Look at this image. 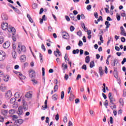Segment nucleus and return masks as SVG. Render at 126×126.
I'll list each match as a JSON object with an SVG mask.
<instances>
[{"label":"nucleus","mask_w":126,"mask_h":126,"mask_svg":"<svg viewBox=\"0 0 126 126\" xmlns=\"http://www.w3.org/2000/svg\"><path fill=\"white\" fill-rule=\"evenodd\" d=\"M17 52L20 55L21 54V53H25V52H26V47H25V46L24 45L20 46V44H18Z\"/></svg>","instance_id":"1"},{"label":"nucleus","mask_w":126,"mask_h":126,"mask_svg":"<svg viewBox=\"0 0 126 126\" xmlns=\"http://www.w3.org/2000/svg\"><path fill=\"white\" fill-rule=\"evenodd\" d=\"M1 27L2 30L5 31L6 29L8 30L9 27H8L7 23H3L1 25Z\"/></svg>","instance_id":"2"},{"label":"nucleus","mask_w":126,"mask_h":126,"mask_svg":"<svg viewBox=\"0 0 126 126\" xmlns=\"http://www.w3.org/2000/svg\"><path fill=\"white\" fill-rule=\"evenodd\" d=\"M108 97H109V100L110 101V103L111 104H112V105H114V104H115L114 103V102H115V101H116V99H115V98H114V97H113V96H112V93H109Z\"/></svg>","instance_id":"3"},{"label":"nucleus","mask_w":126,"mask_h":126,"mask_svg":"<svg viewBox=\"0 0 126 126\" xmlns=\"http://www.w3.org/2000/svg\"><path fill=\"white\" fill-rule=\"evenodd\" d=\"M11 96H12V93H11V91H8L5 93V97L6 98V99H10L11 98Z\"/></svg>","instance_id":"4"},{"label":"nucleus","mask_w":126,"mask_h":126,"mask_svg":"<svg viewBox=\"0 0 126 126\" xmlns=\"http://www.w3.org/2000/svg\"><path fill=\"white\" fill-rule=\"evenodd\" d=\"M5 59V53L2 51L0 52V62L4 61Z\"/></svg>","instance_id":"5"},{"label":"nucleus","mask_w":126,"mask_h":126,"mask_svg":"<svg viewBox=\"0 0 126 126\" xmlns=\"http://www.w3.org/2000/svg\"><path fill=\"white\" fill-rule=\"evenodd\" d=\"M7 30L8 32H11V33H12V35H14V34H15V32H16L15 29L14 27L10 26H9Z\"/></svg>","instance_id":"6"},{"label":"nucleus","mask_w":126,"mask_h":126,"mask_svg":"<svg viewBox=\"0 0 126 126\" xmlns=\"http://www.w3.org/2000/svg\"><path fill=\"white\" fill-rule=\"evenodd\" d=\"M8 113V111L7 110H4L3 109L1 111V114L2 115L3 117L5 118L6 119L7 117V114Z\"/></svg>","instance_id":"7"},{"label":"nucleus","mask_w":126,"mask_h":126,"mask_svg":"<svg viewBox=\"0 0 126 126\" xmlns=\"http://www.w3.org/2000/svg\"><path fill=\"white\" fill-rule=\"evenodd\" d=\"M23 102V109L24 110H28V104H27V102L24 100V99L22 100Z\"/></svg>","instance_id":"8"},{"label":"nucleus","mask_w":126,"mask_h":126,"mask_svg":"<svg viewBox=\"0 0 126 126\" xmlns=\"http://www.w3.org/2000/svg\"><path fill=\"white\" fill-rule=\"evenodd\" d=\"M10 46V42L6 41L3 44L4 49H8Z\"/></svg>","instance_id":"9"},{"label":"nucleus","mask_w":126,"mask_h":126,"mask_svg":"<svg viewBox=\"0 0 126 126\" xmlns=\"http://www.w3.org/2000/svg\"><path fill=\"white\" fill-rule=\"evenodd\" d=\"M29 75L31 78H35L36 73H35V72L33 70L30 71L29 72Z\"/></svg>","instance_id":"10"},{"label":"nucleus","mask_w":126,"mask_h":126,"mask_svg":"<svg viewBox=\"0 0 126 126\" xmlns=\"http://www.w3.org/2000/svg\"><path fill=\"white\" fill-rule=\"evenodd\" d=\"M17 114L19 115V116H21L22 114H23V110H22V107H19L18 109V111H17Z\"/></svg>","instance_id":"11"},{"label":"nucleus","mask_w":126,"mask_h":126,"mask_svg":"<svg viewBox=\"0 0 126 126\" xmlns=\"http://www.w3.org/2000/svg\"><path fill=\"white\" fill-rule=\"evenodd\" d=\"M120 29L121 30V34L123 36H126V31H125V29L124 28V27L121 26L120 27Z\"/></svg>","instance_id":"12"},{"label":"nucleus","mask_w":126,"mask_h":126,"mask_svg":"<svg viewBox=\"0 0 126 126\" xmlns=\"http://www.w3.org/2000/svg\"><path fill=\"white\" fill-rule=\"evenodd\" d=\"M69 16H70L71 19L72 20H73V21H75V22L77 21V20L76 19V18L75 17V16H74V15L73 14H72L71 13H70L69 14Z\"/></svg>","instance_id":"13"},{"label":"nucleus","mask_w":126,"mask_h":126,"mask_svg":"<svg viewBox=\"0 0 126 126\" xmlns=\"http://www.w3.org/2000/svg\"><path fill=\"white\" fill-rule=\"evenodd\" d=\"M1 19L2 20H7L8 19V16L6 14H2L1 15Z\"/></svg>","instance_id":"14"},{"label":"nucleus","mask_w":126,"mask_h":126,"mask_svg":"<svg viewBox=\"0 0 126 126\" xmlns=\"http://www.w3.org/2000/svg\"><path fill=\"white\" fill-rule=\"evenodd\" d=\"M3 80L5 81V82H7L8 80H9V76L6 75L5 76H3L2 77Z\"/></svg>","instance_id":"15"},{"label":"nucleus","mask_w":126,"mask_h":126,"mask_svg":"<svg viewBox=\"0 0 126 126\" xmlns=\"http://www.w3.org/2000/svg\"><path fill=\"white\" fill-rule=\"evenodd\" d=\"M99 73L100 74V77H102L104 74V72H103V68L101 66L99 67Z\"/></svg>","instance_id":"16"},{"label":"nucleus","mask_w":126,"mask_h":126,"mask_svg":"<svg viewBox=\"0 0 126 126\" xmlns=\"http://www.w3.org/2000/svg\"><path fill=\"white\" fill-rule=\"evenodd\" d=\"M44 104H45L44 107V106H42L43 108L42 110H46V109H48V100L47 99L45 100Z\"/></svg>","instance_id":"17"},{"label":"nucleus","mask_w":126,"mask_h":126,"mask_svg":"<svg viewBox=\"0 0 126 126\" xmlns=\"http://www.w3.org/2000/svg\"><path fill=\"white\" fill-rule=\"evenodd\" d=\"M1 91H2V92H4V91H5L6 90V87L4 86V85L1 84V85L0 87Z\"/></svg>","instance_id":"18"},{"label":"nucleus","mask_w":126,"mask_h":126,"mask_svg":"<svg viewBox=\"0 0 126 126\" xmlns=\"http://www.w3.org/2000/svg\"><path fill=\"white\" fill-rule=\"evenodd\" d=\"M27 17H28L30 22H31V23H33V19H32L31 16H30L29 14H27Z\"/></svg>","instance_id":"19"},{"label":"nucleus","mask_w":126,"mask_h":126,"mask_svg":"<svg viewBox=\"0 0 126 126\" xmlns=\"http://www.w3.org/2000/svg\"><path fill=\"white\" fill-rule=\"evenodd\" d=\"M12 56L13 57V59H16V57L17 55H16V52L15 51L12 52Z\"/></svg>","instance_id":"20"},{"label":"nucleus","mask_w":126,"mask_h":126,"mask_svg":"<svg viewBox=\"0 0 126 126\" xmlns=\"http://www.w3.org/2000/svg\"><path fill=\"white\" fill-rule=\"evenodd\" d=\"M105 25L106 26V28L108 29L109 27H110V26H111V24L109 23V21H106L105 22Z\"/></svg>","instance_id":"21"},{"label":"nucleus","mask_w":126,"mask_h":126,"mask_svg":"<svg viewBox=\"0 0 126 126\" xmlns=\"http://www.w3.org/2000/svg\"><path fill=\"white\" fill-rule=\"evenodd\" d=\"M69 99L70 101H73V99H74V95L71 93Z\"/></svg>","instance_id":"22"},{"label":"nucleus","mask_w":126,"mask_h":126,"mask_svg":"<svg viewBox=\"0 0 126 126\" xmlns=\"http://www.w3.org/2000/svg\"><path fill=\"white\" fill-rule=\"evenodd\" d=\"M89 62H90V57L89 56H87L85 58V62L87 63H89Z\"/></svg>","instance_id":"23"},{"label":"nucleus","mask_w":126,"mask_h":126,"mask_svg":"<svg viewBox=\"0 0 126 126\" xmlns=\"http://www.w3.org/2000/svg\"><path fill=\"white\" fill-rule=\"evenodd\" d=\"M94 66H95V63L94 62V61H92L90 63V67H91V68H92V67H93Z\"/></svg>","instance_id":"24"},{"label":"nucleus","mask_w":126,"mask_h":126,"mask_svg":"<svg viewBox=\"0 0 126 126\" xmlns=\"http://www.w3.org/2000/svg\"><path fill=\"white\" fill-rule=\"evenodd\" d=\"M79 53V49H77L76 50H73L72 51V54L73 55H76V54H78Z\"/></svg>","instance_id":"25"},{"label":"nucleus","mask_w":126,"mask_h":126,"mask_svg":"<svg viewBox=\"0 0 126 126\" xmlns=\"http://www.w3.org/2000/svg\"><path fill=\"white\" fill-rule=\"evenodd\" d=\"M25 97L28 98H31V97H32V94L30 93H28L27 94H25Z\"/></svg>","instance_id":"26"},{"label":"nucleus","mask_w":126,"mask_h":126,"mask_svg":"<svg viewBox=\"0 0 126 126\" xmlns=\"http://www.w3.org/2000/svg\"><path fill=\"white\" fill-rule=\"evenodd\" d=\"M15 101H16V99H15V98L13 97V98L10 99V103L11 104H13V103L15 102Z\"/></svg>","instance_id":"27"},{"label":"nucleus","mask_w":126,"mask_h":126,"mask_svg":"<svg viewBox=\"0 0 126 126\" xmlns=\"http://www.w3.org/2000/svg\"><path fill=\"white\" fill-rule=\"evenodd\" d=\"M116 63H118V60L115 59L114 60L113 63L111 64L112 66H116Z\"/></svg>","instance_id":"28"},{"label":"nucleus","mask_w":126,"mask_h":126,"mask_svg":"<svg viewBox=\"0 0 126 126\" xmlns=\"http://www.w3.org/2000/svg\"><path fill=\"white\" fill-rule=\"evenodd\" d=\"M58 97V95H57L56 94H54L52 96V99L53 101H57V98Z\"/></svg>","instance_id":"29"},{"label":"nucleus","mask_w":126,"mask_h":126,"mask_svg":"<svg viewBox=\"0 0 126 126\" xmlns=\"http://www.w3.org/2000/svg\"><path fill=\"white\" fill-rule=\"evenodd\" d=\"M13 10H14V11H15V12H16L17 13H18V14H20V11H19V9H18L17 8H15V7L13 8Z\"/></svg>","instance_id":"30"},{"label":"nucleus","mask_w":126,"mask_h":126,"mask_svg":"<svg viewBox=\"0 0 126 126\" xmlns=\"http://www.w3.org/2000/svg\"><path fill=\"white\" fill-rule=\"evenodd\" d=\"M55 52H56L57 55H59V56H62V53L60 52V50H59V49L57 48Z\"/></svg>","instance_id":"31"},{"label":"nucleus","mask_w":126,"mask_h":126,"mask_svg":"<svg viewBox=\"0 0 126 126\" xmlns=\"http://www.w3.org/2000/svg\"><path fill=\"white\" fill-rule=\"evenodd\" d=\"M26 60V56L25 55H22L20 58L21 61H25Z\"/></svg>","instance_id":"32"},{"label":"nucleus","mask_w":126,"mask_h":126,"mask_svg":"<svg viewBox=\"0 0 126 126\" xmlns=\"http://www.w3.org/2000/svg\"><path fill=\"white\" fill-rule=\"evenodd\" d=\"M114 77H115L117 79L119 78V73H118V72H114Z\"/></svg>","instance_id":"33"},{"label":"nucleus","mask_w":126,"mask_h":126,"mask_svg":"<svg viewBox=\"0 0 126 126\" xmlns=\"http://www.w3.org/2000/svg\"><path fill=\"white\" fill-rule=\"evenodd\" d=\"M119 103L120 104H121V105H122V106H124V99L122 98H121L120 99H119Z\"/></svg>","instance_id":"34"},{"label":"nucleus","mask_w":126,"mask_h":126,"mask_svg":"<svg viewBox=\"0 0 126 126\" xmlns=\"http://www.w3.org/2000/svg\"><path fill=\"white\" fill-rule=\"evenodd\" d=\"M104 105L106 106V108H108V106H109V101H108V100H106L105 102H104Z\"/></svg>","instance_id":"35"},{"label":"nucleus","mask_w":126,"mask_h":126,"mask_svg":"<svg viewBox=\"0 0 126 126\" xmlns=\"http://www.w3.org/2000/svg\"><path fill=\"white\" fill-rule=\"evenodd\" d=\"M62 66L63 67V70H64L65 69H67V64H65L64 63H63L62 64Z\"/></svg>","instance_id":"36"},{"label":"nucleus","mask_w":126,"mask_h":126,"mask_svg":"<svg viewBox=\"0 0 126 126\" xmlns=\"http://www.w3.org/2000/svg\"><path fill=\"white\" fill-rule=\"evenodd\" d=\"M14 113H15V110L14 109H11L9 111V113L11 114V115L14 114Z\"/></svg>","instance_id":"37"},{"label":"nucleus","mask_w":126,"mask_h":126,"mask_svg":"<svg viewBox=\"0 0 126 126\" xmlns=\"http://www.w3.org/2000/svg\"><path fill=\"white\" fill-rule=\"evenodd\" d=\"M61 99H63L64 97V92L63 91H62L61 92Z\"/></svg>","instance_id":"38"},{"label":"nucleus","mask_w":126,"mask_h":126,"mask_svg":"<svg viewBox=\"0 0 126 126\" xmlns=\"http://www.w3.org/2000/svg\"><path fill=\"white\" fill-rule=\"evenodd\" d=\"M77 35H78V36H79V37H81V36L82 35V32H81V31H79L77 32Z\"/></svg>","instance_id":"39"},{"label":"nucleus","mask_w":126,"mask_h":126,"mask_svg":"<svg viewBox=\"0 0 126 126\" xmlns=\"http://www.w3.org/2000/svg\"><path fill=\"white\" fill-rule=\"evenodd\" d=\"M17 123H18V124H19V125H21L23 123V120L19 119V120H18Z\"/></svg>","instance_id":"40"},{"label":"nucleus","mask_w":126,"mask_h":126,"mask_svg":"<svg viewBox=\"0 0 126 126\" xmlns=\"http://www.w3.org/2000/svg\"><path fill=\"white\" fill-rule=\"evenodd\" d=\"M4 42L3 36H0V44H2Z\"/></svg>","instance_id":"41"},{"label":"nucleus","mask_w":126,"mask_h":126,"mask_svg":"<svg viewBox=\"0 0 126 126\" xmlns=\"http://www.w3.org/2000/svg\"><path fill=\"white\" fill-rule=\"evenodd\" d=\"M78 46L79 47H82V46H83V42H82V41L81 40L79 41Z\"/></svg>","instance_id":"42"},{"label":"nucleus","mask_w":126,"mask_h":126,"mask_svg":"<svg viewBox=\"0 0 126 126\" xmlns=\"http://www.w3.org/2000/svg\"><path fill=\"white\" fill-rule=\"evenodd\" d=\"M116 17H117V19L118 21H120V20H121V16L120 15H119V13H117Z\"/></svg>","instance_id":"43"},{"label":"nucleus","mask_w":126,"mask_h":126,"mask_svg":"<svg viewBox=\"0 0 126 126\" xmlns=\"http://www.w3.org/2000/svg\"><path fill=\"white\" fill-rule=\"evenodd\" d=\"M39 58L40 59V63H43V55L41 53H39Z\"/></svg>","instance_id":"44"},{"label":"nucleus","mask_w":126,"mask_h":126,"mask_svg":"<svg viewBox=\"0 0 126 126\" xmlns=\"http://www.w3.org/2000/svg\"><path fill=\"white\" fill-rule=\"evenodd\" d=\"M58 85H56L54 87V92H57L58 91Z\"/></svg>","instance_id":"45"},{"label":"nucleus","mask_w":126,"mask_h":126,"mask_svg":"<svg viewBox=\"0 0 126 126\" xmlns=\"http://www.w3.org/2000/svg\"><path fill=\"white\" fill-rule=\"evenodd\" d=\"M74 29H75V28L73 27V26H70V31H71V32H73V31H74Z\"/></svg>","instance_id":"46"},{"label":"nucleus","mask_w":126,"mask_h":126,"mask_svg":"<svg viewBox=\"0 0 126 126\" xmlns=\"http://www.w3.org/2000/svg\"><path fill=\"white\" fill-rule=\"evenodd\" d=\"M63 37L64 39H67V38H68V33H66V34H63Z\"/></svg>","instance_id":"47"},{"label":"nucleus","mask_w":126,"mask_h":126,"mask_svg":"<svg viewBox=\"0 0 126 126\" xmlns=\"http://www.w3.org/2000/svg\"><path fill=\"white\" fill-rule=\"evenodd\" d=\"M32 6L33 9H35V8H37V4L33 3L32 4Z\"/></svg>","instance_id":"48"},{"label":"nucleus","mask_w":126,"mask_h":126,"mask_svg":"<svg viewBox=\"0 0 126 126\" xmlns=\"http://www.w3.org/2000/svg\"><path fill=\"white\" fill-rule=\"evenodd\" d=\"M20 79H25L26 78V77L25 76L23 75L22 74L21 75V76L19 77Z\"/></svg>","instance_id":"49"},{"label":"nucleus","mask_w":126,"mask_h":126,"mask_svg":"<svg viewBox=\"0 0 126 126\" xmlns=\"http://www.w3.org/2000/svg\"><path fill=\"white\" fill-rule=\"evenodd\" d=\"M110 124H114V118H113V117H110Z\"/></svg>","instance_id":"50"},{"label":"nucleus","mask_w":126,"mask_h":126,"mask_svg":"<svg viewBox=\"0 0 126 126\" xmlns=\"http://www.w3.org/2000/svg\"><path fill=\"white\" fill-rule=\"evenodd\" d=\"M32 81L33 83V84H34V85L37 84V83H38V82L37 81V80H36L35 79H32Z\"/></svg>","instance_id":"51"},{"label":"nucleus","mask_w":126,"mask_h":126,"mask_svg":"<svg viewBox=\"0 0 126 126\" xmlns=\"http://www.w3.org/2000/svg\"><path fill=\"white\" fill-rule=\"evenodd\" d=\"M12 39L14 42L16 41V37L14 35V34L12 36Z\"/></svg>","instance_id":"52"},{"label":"nucleus","mask_w":126,"mask_h":126,"mask_svg":"<svg viewBox=\"0 0 126 126\" xmlns=\"http://www.w3.org/2000/svg\"><path fill=\"white\" fill-rule=\"evenodd\" d=\"M59 119H60V115H59V114H57L55 116V120H56V121H58V120H59Z\"/></svg>","instance_id":"53"},{"label":"nucleus","mask_w":126,"mask_h":126,"mask_svg":"<svg viewBox=\"0 0 126 126\" xmlns=\"http://www.w3.org/2000/svg\"><path fill=\"white\" fill-rule=\"evenodd\" d=\"M41 49H42L44 52H46V48L45 47V45H44V44L41 45Z\"/></svg>","instance_id":"54"},{"label":"nucleus","mask_w":126,"mask_h":126,"mask_svg":"<svg viewBox=\"0 0 126 126\" xmlns=\"http://www.w3.org/2000/svg\"><path fill=\"white\" fill-rule=\"evenodd\" d=\"M82 69H84L85 70H86V69H87V67H86V65L84 64L82 65Z\"/></svg>","instance_id":"55"},{"label":"nucleus","mask_w":126,"mask_h":126,"mask_svg":"<svg viewBox=\"0 0 126 126\" xmlns=\"http://www.w3.org/2000/svg\"><path fill=\"white\" fill-rule=\"evenodd\" d=\"M80 78H81V75L78 74L77 76L76 77V80H79V79H80Z\"/></svg>","instance_id":"56"},{"label":"nucleus","mask_w":126,"mask_h":126,"mask_svg":"<svg viewBox=\"0 0 126 126\" xmlns=\"http://www.w3.org/2000/svg\"><path fill=\"white\" fill-rule=\"evenodd\" d=\"M65 18L67 21H70V18H69V17H68V16H65Z\"/></svg>","instance_id":"57"},{"label":"nucleus","mask_w":126,"mask_h":126,"mask_svg":"<svg viewBox=\"0 0 126 126\" xmlns=\"http://www.w3.org/2000/svg\"><path fill=\"white\" fill-rule=\"evenodd\" d=\"M92 7V6L91 5H88L87 6V9L88 10H90V9H91V8Z\"/></svg>","instance_id":"58"},{"label":"nucleus","mask_w":126,"mask_h":126,"mask_svg":"<svg viewBox=\"0 0 126 126\" xmlns=\"http://www.w3.org/2000/svg\"><path fill=\"white\" fill-rule=\"evenodd\" d=\"M42 76H45V68L42 67Z\"/></svg>","instance_id":"59"},{"label":"nucleus","mask_w":126,"mask_h":126,"mask_svg":"<svg viewBox=\"0 0 126 126\" xmlns=\"http://www.w3.org/2000/svg\"><path fill=\"white\" fill-rule=\"evenodd\" d=\"M121 41L123 43H125V42H126V38H125L124 37H121Z\"/></svg>","instance_id":"60"},{"label":"nucleus","mask_w":126,"mask_h":126,"mask_svg":"<svg viewBox=\"0 0 126 126\" xmlns=\"http://www.w3.org/2000/svg\"><path fill=\"white\" fill-rule=\"evenodd\" d=\"M64 78L65 80H67V79H68V75L66 74H65Z\"/></svg>","instance_id":"61"},{"label":"nucleus","mask_w":126,"mask_h":126,"mask_svg":"<svg viewBox=\"0 0 126 126\" xmlns=\"http://www.w3.org/2000/svg\"><path fill=\"white\" fill-rule=\"evenodd\" d=\"M123 97H126V89L124 90L123 91Z\"/></svg>","instance_id":"62"},{"label":"nucleus","mask_w":126,"mask_h":126,"mask_svg":"<svg viewBox=\"0 0 126 126\" xmlns=\"http://www.w3.org/2000/svg\"><path fill=\"white\" fill-rule=\"evenodd\" d=\"M94 15L96 18H98V13L95 12L94 14Z\"/></svg>","instance_id":"63"},{"label":"nucleus","mask_w":126,"mask_h":126,"mask_svg":"<svg viewBox=\"0 0 126 126\" xmlns=\"http://www.w3.org/2000/svg\"><path fill=\"white\" fill-rule=\"evenodd\" d=\"M126 58H125L123 59V60L122 62L121 63H122V64H124L125 63H126Z\"/></svg>","instance_id":"64"}]
</instances>
